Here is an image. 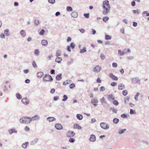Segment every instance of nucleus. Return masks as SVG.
Here are the masks:
<instances>
[{"label": "nucleus", "mask_w": 149, "mask_h": 149, "mask_svg": "<svg viewBox=\"0 0 149 149\" xmlns=\"http://www.w3.org/2000/svg\"><path fill=\"white\" fill-rule=\"evenodd\" d=\"M102 7L103 8L102 14L104 15L107 14L109 13L111 8L108 1L105 0L103 1Z\"/></svg>", "instance_id": "obj_1"}, {"label": "nucleus", "mask_w": 149, "mask_h": 149, "mask_svg": "<svg viewBox=\"0 0 149 149\" xmlns=\"http://www.w3.org/2000/svg\"><path fill=\"white\" fill-rule=\"evenodd\" d=\"M19 120L21 123L26 124L29 123L31 121V118L27 117H23Z\"/></svg>", "instance_id": "obj_2"}, {"label": "nucleus", "mask_w": 149, "mask_h": 149, "mask_svg": "<svg viewBox=\"0 0 149 149\" xmlns=\"http://www.w3.org/2000/svg\"><path fill=\"white\" fill-rule=\"evenodd\" d=\"M43 80L45 81H50L53 80V78L50 75L47 74L43 77Z\"/></svg>", "instance_id": "obj_3"}, {"label": "nucleus", "mask_w": 149, "mask_h": 149, "mask_svg": "<svg viewBox=\"0 0 149 149\" xmlns=\"http://www.w3.org/2000/svg\"><path fill=\"white\" fill-rule=\"evenodd\" d=\"M101 127L104 129H108L109 126L107 123H102L100 124Z\"/></svg>", "instance_id": "obj_4"}, {"label": "nucleus", "mask_w": 149, "mask_h": 149, "mask_svg": "<svg viewBox=\"0 0 149 149\" xmlns=\"http://www.w3.org/2000/svg\"><path fill=\"white\" fill-rule=\"evenodd\" d=\"M107 98L111 102L113 101L115 99L114 97L112 94L107 95Z\"/></svg>", "instance_id": "obj_5"}, {"label": "nucleus", "mask_w": 149, "mask_h": 149, "mask_svg": "<svg viewBox=\"0 0 149 149\" xmlns=\"http://www.w3.org/2000/svg\"><path fill=\"white\" fill-rule=\"evenodd\" d=\"M101 69V68L98 66L97 65L94 68L93 71L94 72L97 73L99 72Z\"/></svg>", "instance_id": "obj_6"}, {"label": "nucleus", "mask_w": 149, "mask_h": 149, "mask_svg": "<svg viewBox=\"0 0 149 149\" xmlns=\"http://www.w3.org/2000/svg\"><path fill=\"white\" fill-rule=\"evenodd\" d=\"M75 134V133L73 132L69 131L67 133V136L68 137H71L73 136Z\"/></svg>", "instance_id": "obj_7"}, {"label": "nucleus", "mask_w": 149, "mask_h": 149, "mask_svg": "<svg viewBox=\"0 0 149 149\" xmlns=\"http://www.w3.org/2000/svg\"><path fill=\"white\" fill-rule=\"evenodd\" d=\"M22 102L25 104H27L29 103V101L27 98L23 99L22 100Z\"/></svg>", "instance_id": "obj_8"}, {"label": "nucleus", "mask_w": 149, "mask_h": 149, "mask_svg": "<svg viewBox=\"0 0 149 149\" xmlns=\"http://www.w3.org/2000/svg\"><path fill=\"white\" fill-rule=\"evenodd\" d=\"M109 77L113 80H118V78L117 77L115 76L112 73H110L109 74Z\"/></svg>", "instance_id": "obj_9"}, {"label": "nucleus", "mask_w": 149, "mask_h": 149, "mask_svg": "<svg viewBox=\"0 0 149 149\" xmlns=\"http://www.w3.org/2000/svg\"><path fill=\"white\" fill-rule=\"evenodd\" d=\"M55 128L58 130H61L63 129V127L60 124H57L55 125Z\"/></svg>", "instance_id": "obj_10"}, {"label": "nucleus", "mask_w": 149, "mask_h": 149, "mask_svg": "<svg viewBox=\"0 0 149 149\" xmlns=\"http://www.w3.org/2000/svg\"><path fill=\"white\" fill-rule=\"evenodd\" d=\"M125 86L124 84L121 83L119 84L118 86V88L120 90H122L124 89Z\"/></svg>", "instance_id": "obj_11"}, {"label": "nucleus", "mask_w": 149, "mask_h": 149, "mask_svg": "<svg viewBox=\"0 0 149 149\" xmlns=\"http://www.w3.org/2000/svg\"><path fill=\"white\" fill-rule=\"evenodd\" d=\"M91 103H93V105L95 106H96L97 105V100L95 98H93L91 100Z\"/></svg>", "instance_id": "obj_12"}, {"label": "nucleus", "mask_w": 149, "mask_h": 149, "mask_svg": "<svg viewBox=\"0 0 149 149\" xmlns=\"http://www.w3.org/2000/svg\"><path fill=\"white\" fill-rule=\"evenodd\" d=\"M91 141L93 142L96 140V137L94 135L92 134L91 136V137L89 139Z\"/></svg>", "instance_id": "obj_13"}, {"label": "nucleus", "mask_w": 149, "mask_h": 149, "mask_svg": "<svg viewBox=\"0 0 149 149\" xmlns=\"http://www.w3.org/2000/svg\"><path fill=\"white\" fill-rule=\"evenodd\" d=\"M62 60V58L60 57H59V56L57 57L55 59V61L58 63H60Z\"/></svg>", "instance_id": "obj_14"}, {"label": "nucleus", "mask_w": 149, "mask_h": 149, "mask_svg": "<svg viewBox=\"0 0 149 149\" xmlns=\"http://www.w3.org/2000/svg\"><path fill=\"white\" fill-rule=\"evenodd\" d=\"M44 74L42 72H38L37 74V76L39 78H41L43 75Z\"/></svg>", "instance_id": "obj_15"}, {"label": "nucleus", "mask_w": 149, "mask_h": 149, "mask_svg": "<svg viewBox=\"0 0 149 149\" xmlns=\"http://www.w3.org/2000/svg\"><path fill=\"white\" fill-rule=\"evenodd\" d=\"M31 118V121H32V120H37L39 119V117L38 115H35L34 117Z\"/></svg>", "instance_id": "obj_16"}, {"label": "nucleus", "mask_w": 149, "mask_h": 149, "mask_svg": "<svg viewBox=\"0 0 149 149\" xmlns=\"http://www.w3.org/2000/svg\"><path fill=\"white\" fill-rule=\"evenodd\" d=\"M71 15L72 17L76 18L78 16V14L76 12H73L71 13Z\"/></svg>", "instance_id": "obj_17"}, {"label": "nucleus", "mask_w": 149, "mask_h": 149, "mask_svg": "<svg viewBox=\"0 0 149 149\" xmlns=\"http://www.w3.org/2000/svg\"><path fill=\"white\" fill-rule=\"evenodd\" d=\"M20 34L21 36L24 37L26 36V33L25 31L22 30L20 31Z\"/></svg>", "instance_id": "obj_18"}, {"label": "nucleus", "mask_w": 149, "mask_h": 149, "mask_svg": "<svg viewBox=\"0 0 149 149\" xmlns=\"http://www.w3.org/2000/svg\"><path fill=\"white\" fill-rule=\"evenodd\" d=\"M47 120L49 122H52L53 121L56 120V119L55 118L53 117H49L47 118Z\"/></svg>", "instance_id": "obj_19"}, {"label": "nucleus", "mask_w": 149, "mask_h": 149, "mask_svg": "<svg viewBox=\"0 0 149 149\" xmlns=\"http://www.w3.org/2000/svg\"><path fill=\"white\" fill-rule=\"evenodd\" d=\"M100 101L101 102L102 104H104L106 103V102L104 97H103L101 98L100 100Z\"/></svg>", "instance_id": "obj_20"}, {"label": "nucleus", "mask_w": 149, "mask_h": 149, "mask_svg": "<svg viewBox=\"0 0 149 149\" xmlns=\"http://www.w3.org/2000/svg\"><path fill=\"white\" fill-rule=\"evenodd\" d=\"M41 44L43 45L46 46L47 45L48 43L46 40H43L42 41Z\"/></svg>", "instance_id": "obj_21"}, {"label": "nucleus", "mask_w": 149, "mask_h": 149, "mask_svg": "<svg viewBox=\"0 0 149 149\" xmlns=\"http://www.w3.org/2000/svg\"><path fill=\"white\" fill-rule=\"evenodd\" d=\"M74 128L75 129H80L81 128V127L78 124H75L74 125Z\"/></svg>", "instance_id": "obj_22"}, {"label": "nucleus", "mask_w": 149, "mask_h": 149, "mask_svg": "<svg viewBox=\"0 0 149 149\" xmlns=\"http://www.w3.org/2000/svg\"><path fill=\"white\" fill-rule=\"evenodd\" d=\"M77 118L79 120H81L83 118L82 116L80 114H77Z\"/></svg>", "instance_id": "obj_23"}, {"label": "nucleus", "mask_w": 149, "mask_h": 149, "mask_svg": "<svg viewBox=\"0 0 149 149\" xmlns=\"http://www.w3.org/2000/svg\"><path fill=\"white\" fill-rule=\"evenodd\" d=\"M61 51L60 50H58L57 51L56 53V57H58L61 55Z\"/></svg>", "instance_id": "obj_24"}, {"label": "nucleus", "mask_w": 149, "mask_h": 149, "mask_svg": "<svg viewBox=\"0 0 149 149\" xmlns=\"http://www.w3.org/2000/svg\"><path fill=\"white\" fill-rule=\"evenodd\" d=\"M61 79V74H59L56 77V79L57 80H59Z\"/></svg>", "instance_id": "obj_25"}, {"label": "nucleus", "mask_w": 149, "mask_h": 149, "mask_svg": "<svg viewBox=\"0 0 149 149\" xmlns=\"http://www.w3.org/2000/svg\"><path fill=\"white\" fill-rule=\"evenodd\" d=\"M16 96L18 99L20 100L22 98L21 95L19 93H17L16 94Z\"/></svg>", "instance_id": "obj_26"}, {"label": "nucleus", "mask_w": 149, "mask_h": 149, "mask_svg": "<svg viewBox=\"0 0 149 149\" xmlns=\"http://www.w3.org/2000/svg\"><path fill=\"white\" fill-rule=\"evenodd\" d=\"M111 38V36L109 35H106L105 36V39L106 40H110Z\"/></svg>", "instance_id": "obj_27"}, {"label": "nucleus", "mask_w": 149, "mask_h": 149, "mask_svg": "<svg viewBox=\"0 0 149 149\" xmlns=\"http://www.w3.org/2000/svg\"><path fill=\"white\" fill-rule=\"evenodd\" d=\"M109 19V18L108 17H104L103 18L102 20L104 22H106Z\"/></svg>", "instance_id": "obj_28"}, {"label": "nucleus", "mask_w": 149, "mask_h": 149, "mask_svg": "<svg viewBox=\"0 0 149 149\" xmlns=\"http://www.w3.org/2000/svg\"><path fill=\"white\" fill-rule=\"evenodd\" d=\"M29 143L28 142H26L24 143H23L22 144V146L23 148H25L26 147L27 145Z\"/></svg>", "instance_id": "obj_29"}, {"label": "nucleus", "mask_w": 149, "mask_h": 149, "mask_svg": "<svg viewBox=\"0 0 149 149\" xmlns=\"http://www.w3.org/2000/svg\"><path fill=\"white\" fill-rule=\"evenodd\" d=\"M119 121V119L117 118H115L113 119V122L116 124L118 123Z\"/></svg>", "instance_id": "obj_30"}, {"label": "nucleus", "mask_w": 149, "mask_h": 149, "mask_svg": "<svg viewBox=\"0 0 149 149\" xmlns=\"http://www.w3.org/2000/svg\"><path fill=\"white\" fill-rule=\"evenodd\" d=\"M118 52L120 55H123L125 54L124 51H122L121 50H119L118 51Z\"/></svg>", "instance_id": "obj_31"}, {"label": "nucleus", "mask_w": 149, "mask_h": 149, "mask_svg": "<svg viewBox=\"0 0 149 149\" xmlns=\"http://www.w3.org/2000/svg\"><path fill=\"white\" fill-rule=\"evenodd\" d=\"M86 48L85 47H84V49L81 50L80 51V52L81 53H84V52H86Z\"/></svg>", "instance_id": "obj_32"}, {"label": "nucleus", "mask_w": 149, "mask_h": 149, "mask_svg": "<svg viewBox=\"0 0 149 149\" xmlns=\"http://www.w3.org/2000/svg\"><path fill=\"white\" fill-rule=\"evenodd\" d=\"M113 103L115 105H118V103L116 100H113Z\"/></svg>", "instance_id": "obj_33"}, {"label": "nucleus", "mask_w": 149, "mask_h": 149, "mask_svg": "<svg viewBox=\"0 0 149 149\" xmlns=\"http://www.w3.org/2000/svg\"><path fill=\"white\" fill-rule=\"evenodd\" d=\"M38 141V139H35L33 140L32 142L33 144H35L37 143Z\"/></svg>", "instance_id": "obj_34"}, {"label": "nucleus", "mask_w": 149, "mask_h": 149, "mask_svg": "<svg viewBox=\"0 0 149 149\" xmlns=\"http://www.w3.org/2000/svg\"><path fill=\"white\" fill-rule=\"evenodd\" d=\"M68 99V97L66 95H64L63 96V99H62V101H66Z\"/></svg>", "instance_id": "obj_35"}, {"label": "nucleus", "mask_w": 149, "mask_h": 149, "mask_svg": "<svg viewBox=\"0 0 149 149\" xmlns=\"http://www.w3.org/2000/svg\"><path fill=\"white\" fill-rule=\"evenodd\" d=\"M127 94V91L126 90H124L123 91V94L124 96H126Z\"/></svg>", "instance_id": "obj_36"}, {"label": "nucleus", "mask_w": 149, "mask_h": 149, "mask_svg": "<svg viewBox=\"0 0 149 149\" xmlns=\"http://www.w3.org/2000/svg\"><path fill=\"white\" fill-rule=\"evenodd\" d=\"M67 10L68 11H72V8L70 6H67Z\"/></svg>", "instance_id": "obj_37"}, {"label": "nucleus", "mask_w": 149, "mask_h": 149, "mask_svg": "<svg viewBox=\"0 0 149 149\" xmlns=\"http://www.w3.org/2000/svg\"><path fill=\"white\" fill-rule=\"evenodd\" d=\"M39 50L38 49H36L34 51V54L36 55H39Z\"/></svg>", "instance_id": "obj_38"}, {"label": "nucleus", "mask_w": 149, "mask_h": 149, "mask_svg": "<svg viewBox=\"0 0 149 149\" xmlns=\"http://www.w3.org/2000/svg\"><path fill=\"white\" fill-rule=\"evenodd\" d=\"M45 32V31L43 29H42L40 32L39 34L40 35H42Z\"/></svg>", "instance_id": "obj_39"}, {"label": "nucleus", "mask_w": 149, "mask_h": 149, "mask_svg": "<svg viewBox=\"0 0 149 149\" xmlns=\"http://www.w3.org/2000/svg\"><path fill=\"white\" fill-rule=\"evenodd\" d=\"M126 129H122V130H120L119 131H118V133L119 134H122L123 133V132H125V130Z\"/></svg>", "instance_id": "obj_40"}, {"label": "nucleus", "mask_w": 149, "mask_h": 149, "mask_svg": "<svg viewBox=\"0 0 149 149\" xmlns=\"http://www.w3.org/2000/svg\"><path fill=\"white\" fill-rule=\"evenodd\" d=\"M70 88H73L75 87V85L73 83H72L70 84L69 86Z\"/></svg>", "instance_id": "obj_41"}, {"label": "nucleus", "mask_w": 149, "mask_h": 149, "mask_svg": "<svg viewBox=\"0 0 149 149\" xmlns=\"http://www.w3.org/2000/svg\"><path fill=\"white\" fill-rule=\"evenodd\" d=\"M139 93H136V95H135L134 98H135V99L136 100H138V96H139Z\"/></svg>", "instance_id": "obj_42"}, {"label": "nucleus", "mask_w": 149, "mask_h": 149, "mask_svg": "<svg viewBox=\"0 0 149 149\" xmlns=\"http://www.w3.org/2000/svg\"><path fill=\"white\" fill-rule=\"evenodd\" d=\"M117 85V83L116 82H113L111 83V85L113 86H115Z\"/></svg>", "instance_id": "obj_43"}, {"label": "nucleus", "mask_w": 149, "mask_h": 149, "mask_svg": "<svg viewBox=\"0 0 149 149\" xmlns=\"http://www.w3.org/2000/svg\"><path fill=\"white\" fill-rule=\"evenodd\" d=\"M100 90L101 91H104L105 90V88L104 86H101L100 88Z\"/></svg>", "instance_id": "obj_44"}, {"label": "nucleus", "mask_w": 149, "mask_h": 149, "mask_svg": "<svg viewBox=\"0 0 149 149\" xmlns=\"http://www.w3.org/2000/svg\"><path fill=\"white\" fill-rule=\"evenodd\" d=\"M32 64L34 68H36L37 67V65L35 61H33V62Z\"/></svg>", "instance_id": "obj_45"}, {"label": "nucleus", "mask_w": 149, "mask_h": 149, "mask_svg": "<svg viewBox=\"0 0 149 149\" xmlns=\"http://www.w3.org/2000/svg\"><path fill=\"white\" fill-rule=\"evenodd\" d=\"M30 130L29 128L27 126H26L24 128V130L26 131H29Z\"/></svg>", "instance_id": "obj_46"}, {"label": "nucleus", "mask_w": 149, "mask_h": 149, "mask_svg": "<svg viewBox=\"0 0 149 149\" xmlns=\"http://www.w3.org/2000/svg\"><path fill=\"white\" fill-rule=\"evenodd\" d=\"M112 66L113 68H116L117 66V64L116 63H112Z\"/></svg>", "instance_id": "obj_47"}, {"label": "nucleus", "mask_w": 149, "mask_h": 149, "mask_svg": "<svg viewBox=\"0 0 149 149\" xmlns=\"http://www.w3.org/2000/svg\"><path fill=\"white\" fill-rule=\"evenodd\" d=\"M70 46V47L72 48V49H73L75 47V45L72 42L71 43Z\"/></svg>", "instance_id": "obj_48"}, {"label": "nucleus", "mask_w": 149, "mask_h": 149, "mask_svg": "<svg viewBox=\"0 0 149 149\" xmlns=\"http://www.w3.org/2000/svg\"><path fill=\"white\" fill-rule=\"evenodd\" d=\"M74 141H75L74 139L73 138H70L69 140V142H70L71 143V142L73 143V142H74Z\"/></svg>", "instance_id": "obj_49"}, {"label": "nucleus", "mask_w": 149, "mask_h": 149, "mask_svg": "<svg viewBox=\"0 0 149 149\" xmlns=\"http://www.w3.org/2000/svg\"><path fill=\"white\" fill-rule=\"evenodd\" d=\"M89 14L85 13L84 14V16L86 18H88L89 17Z\"/></svg>", "instance_id": "obj_50"}, {"label": "nucleus", "mask_w": 149, "mask_h": 149, "mask_svg": "<svg viewBox=\"0 0 149 149\" xmlns=\"http://www.w3.org/2000/svg\"><path fill=\"white\" fill-rule=\"evenodd\" d=\"M49 2L52 4H53L55 2V0H49Z\"/></svg>", "instance_id": "obj_51"}, {"label": "nucleus", "mask_w": 149, "mask_h": 149, "mask_svg": "<svg viewBox=\"0 0 149 149\" xmlns=\"http://www.w3.org/2000/svg\"><path fill=\"white\" fill-rule=\"evenodd\" d=\"M101 58L102 59H104L105 58L104 55L103 54H101L100 56Z\"/></svg>", "instance_id": "obj_52"}, {"label": "nucleus", "mask_w": 149, "mask_h": 149, "mask_svg": "<svg viewBox=\"0 0 149 149\" xmlns=\"http://www.w3.org/2000/svg\"><path fill=\"white\" fill-rule=\"evenodd\" d=\"M143 13L144 14H146V16H149V13L147 11H145L143 12Z\"/></svg>", "instance_id": "obj_53"}, {"label": "nucleus", "mask_w": 149, "mask_h": 149, "mask_svg": "<svg viewBox=\"0 0 149 149\" xmlns=\"http://www.w3.org/2000/svg\"><path fill=\"white\" fill-rule=\"evenodd\" d=\"M79 30L82 33H83L85 32V30L83 29H80Z\"/></svg>", "instance_id": "obj_54"}, {"label": "nucleus", "mask_w": 149, "mask_h": 149, "mask_svg": "<svg viewBox=\"0 0 149 149\" xmlns=\"http://www.w3.org/2000/svg\"><path fill=\"white\" fill-rule=\"evenodd\" d=\"M129 98L128 97H126L125 98V103H126L127 102H128L129 101Z\"/></svg>", "instance_id": "obj_55"}, {"label": "nucleus", "mask_w": 149, "mask_h": 149, "mask_svg": "<svg viewBox=\"0 0 149 149\" xmlns=\"http://www.w3.org/2000/svg\"><path fill=\"white\" fill-rule=\"evenodd\" d=\"M55 89L54 88H52L50 91V93H53L55 92Z\"/></svg>", "instance_id": "obj_56"}, {"label": "nucleus", "mask_w": 149, "mask_h": 149, "mask_svg": "<svg viewBox=\"0 0 149 149\" xmlns=\"http://www.w3.org/2000/svg\"><path fill=\"white\" fill-rule=\"evenodd\" d=\"M68 81L67 80L63 82V84L64 85H65L67 84H68Z\"/></svg>", "instance_id": "obj_57"}, {"label": "nucleus", "mask_w": 149, "mask_h": 149, "mask_svg": "<svg viewBox=\"0 0 149 149\" xmlns=\"http://www.w3.org/2000/svg\"><path fill=\"white\" fill-rule=\"evenodd\" d=\"M97 82L98 83H101V80L99 78H98L97 80Z\"/></svg>", "instance_id": "obj_58"}, {"label": "nucleus", "mask_w": 149, "mask_h": 149, "mask_svg": "<svg viewBox=\"0 0 149 149\" xmlns=\"http://www.w3.org/2000/svg\"><path fill=\"white\" fill-rule=\"evenodd\" d=\"M142 142L143 143V144H148V143L147 141H145V140H143L142 141Z\"/></svg>", "instance_id": "obj_59"}, {"label": "nucleus", "mask_w": 149, "mask_h": 149, "mask_svg": "<svg viewBox=\"0 0 149 149\" xmlns=\"http://www.w3.org/2000/svg\"><path fill=\"white\" fill-rule=\"evenodd\" d=\"M9 132L10 134H11L14 132V130L13 129H11L9 130Z\"/></svg>", "instance_id": "obj_60"}, {"label": "nucleus", "mask_w": 149, "mask_h": 149, "mask_svg": "<svg viewBox=\"0 0 149 149\" xmlns=\"http://www.w3.org/2000/svg\"><path fill=\"white\" fill-rule=\"evenodd\" d=\"M51 74H55V70H52L50 72Z\"/></svg>", "instance_id": "obj_61"}, {"label": "nucleus", "mask_w": 149, "mask_h": 149, "mask_svg": "<svg viewBox=\"0 0 149 149\" xmlns=\"http://www.w3.org/2000/svg\"><path fill=\"white\" fill-rule=\"evenodd\" d=\"M54 100H57L59 99V97L57 96H55L54 98Z\"/></svg>", "instance_id": "obj_62"}, {"label": "nucleus", "mask_w": 149, "mask_h": 149, "mask_svg": "<svg viewBox=\"0 0 149 149\" xmlns=\"http://www.w3.org/2000/svg\"><path fill=\"white\" fill-rule=\"evenodd\" d=\"M121 116L123 118H126L127 117V116L125 114H123L121 115Z\"/></svg>", "instance_id": "obj_63"}, {"label": "nucleus", "mask_w": 149, "mask_h": 149, "mask_svg": "<svg viewBox=\"0 0 149 149\" xmlns=\"http://www.w3.org/2000/svg\"><path fill=\"white\" fill-rule=\"evenodd\" d=\"M35 23L37 25L39 24V22L37 20H35Z\"/></svg>", "instance_id": "obj_64"}]
</instances>
